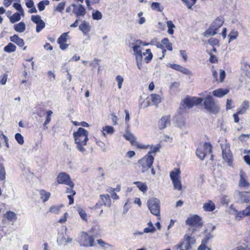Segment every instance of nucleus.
Returning a JSON list of instances; mask_svg holds the SVG:
<instances>
[{
	"instance_id": "obj_1",
	"label": "nucleus",
	"mask_w": 250,
	"mask_h": 250,
	"mask_svg": "<svg viewBox=\"0 0 250 250\" xmlns=\"http://www.w3.org/2000/svg\"><path fill=\"white\" fill-rule=\"evenodd\" d=\"M88 134L87 131L82 127H79L78 130L73 133L76 148L82 153L85 151L84 146L86 145L88 140Z\"/></svg>"
},
{
	"instance_id": "obj_2",
	"label": "nucleus",
	"mask_w": 250,
	"mask_h": 250,
	"mask_svg": "<svg viewBox=\"0 0 250 250\" xmlns=\"http://www.w3.org/2000/svg\"><path fill=\"white\" fill-rule=\"evenodd\" d=\"M203 99L201 98L193 97L191 98H186L181 102L179 109L181 112L185 111L186 108H190L194 105L200 104Z\"/></svg>"
},
{
	"instance_id": "obj_3",
	"label": "nucleus",
	"mask_w": 250,
	"mask_h": 250,
	"mask_svg": "<svg viewBox=\"0 0 250 250\" xmlns=\"http://www.w3.org/2000/svg\"><path fill=\"white\" fill-rule=\"evenodd\" d=\"M222 149V159L227 163V165L231 167L233 164V156L230 149V145L226 142L224 144H220Z\"/></svg>"
},
{
	"instance_id": "obj_4",
	"label": "nucleus",
	"mask_w": 250,
	"mask_h": 250,
	"mask_svg": "<svg viewBox=\"0 0 250 250\" xmlns=\"http://www.w3.org/2000/svg\"><path fill=\"white\" fill-rule=\"evenodd\" d=\"M181 171L179 168H174L170 172V178L172 182L174 188L178 191L182 190V183L180 180Z\"/></svg>"
},
{
	"instance_id": "obj_5",
	"label": "nucleus",
	"mask_w": 250,
	"mask_h": 250,
	"mask_svg": "<svg viewBox=\"0 0 250 250\" xmlns=\"http://www.w3.org/2000/svg\"><path fill=\"white\" fill-rule=\"evenodd\" d=\"M153 161L154 157L152 155H146L139 160V166L141 168L142 172H145L151 168Z\"/></svg>"
},
{
	"instance_id": "obj_6",
	"label": "nucleus",
	"mask_w": 250,
	"mask_h": 250,
	"mask_svg": "<svg viewBox=\"0 0 250 250\" xmlns=\"http://www.w3.org/2000/svg\"><path fill=\"white\" fill-rule=\"evenodd\" d=\"M186 222L190 226L189 230L192 233L194 232L202 226L201 218L198 215H194L188 218Z\"/></svg>"
},
{
	"instance_id": "obj_7",
	"label": "nucleus",
	"mask_w": 250,
	"mask_h": 250,
	"mask_svg": "<svg viewBox=\"0 0 250 250\" xmlns=\"http://www.w3.org/2000/svg\"><path fill=\"white\" fill-rule=\"evenodd\" d=\"M204 105L205 108L209 112L216 113L219 112V108L210 95H208L205 99Z\"/></svg>"
},
{
	"instance_id": "obj_8",
	"label": "nucleus",
	"mask_w": 250,
	"mask_h": 250,
	"mask_svg": "<svg viewBox=\"0 0 250 250\" xmlns=\"http://www.w3.org/2000/svg\"><path fill=\"white\" fill-rule=\"evenodd\" d=\"M147 206L152 214L157 216H160V202L158 199L153 198L148 200Z\"/></svg>"
},
{
	"instance_id": "obj_9",
	"label": "nucleus",
	"mask_w": 250,
	"mask_h": 250,
	"mask_svg": "<svg viewBox=\"0 0 250 250\" xmlns=\"http://www.w3.org/2000/svg\"><path fill=\"white\" fill-rule=\"evenodd\" d=\"M79 243L81 246L85 247H92L94 245V239L92 236L85 232H82Z\"/></svg>"
},
{
	"instance_id": "obj_10",
	"label": "nucleus",
	"mask_w": 250,
	"mask_h": 250,
	"mask_svg": "<svg viewBox=\"0 0 250 250\" xmlns=\"http://www.w3.org/2000/svg\"><path fill=\"white\" fill-rule=\"evenodd\" d=\"M57 181L59 184H64L70 188H74V183L71 181L69 175L65 172L60 173L57 177Z\"/></svg>"
},
{
	"instance_id": "obj_11",
	"label": "nucleus",
	"mask_w": 250,
	"mask_h": 250,
	"mask_svg": "<svg viewBox=\"0 0 250 250\" xmlns=\"http://www.w3.org/2000/svg\"><path fill=\"white\" fill-rule=\"evenodd\" d=\"M73 12L78 17L80 16H84L86 13L85 9L82 6V4H72Z\"/></svg>"
},
{
	"instance_id": "obj_12",
	"label": "nucleus",
	"mask_w": 250,
	"mask_h": 250,
	"mask_svg": "<svg viewBox=\"0 0 250 250\" xmlns=\"http://www.w3.org/2000/svg\"><path fill=\"white\" fill-rule=\"evenodd\" d=\"M67 33H64L58 38L57 42L60 44V47L62 50L66 49L68 44L66 43L67 42Z\"/></svg>"
},
{
	"instance_id": "obj_13",
	"label": "nucleus",
	"mask_w": 250,
	"mask_h": 250,
	"mask_svg": "<svg viewBox=\"0 0 250 250\" xmlns=\"http://www.w3.org/2000/svg\"><path fill=\"white\" fill-rule=\"evenodd\" d=\"M132 48L134 53L135 55L136 60H142L143 55L142 53V50L143 48L141 47L140 44H138V43L136 42L132 47Z\"/></svg>"
},
{
	"instance_id": "obj_14",
	"label": "nucleus",
	"mask_w": 250,
	"mask_h": 250,
	"mask_svg": "<svg viewBox=\"0 0 250 250\" xmlns=\"http://www.w3.org/2000/svg\"><path fill=\"white\" fill-rule=\"evenodd\" d=\"M170 124V116H164L159 122V127L161 129H164Z\"/></svg>"
},
{
	"instance_id": "obj_15",
	"label": "nucleus",
	"mask_w": 250,
	"mask_h": 250,
	"mask_svg": "<svg viewBox=\"0 0 250 250\" xmlns=\"http://www.w3.org/2000/svg\"><path fill=\"white\" fill-rule=\"evenodd\" d=\"M191 248V246L184 239L180 244L174 246L173 248V250H189Z\"/></svg>"
},
{
	"instance_id": "obj_16",
	"label": "nucleus",
	"mask_w": 250,
	"mask_h": 250,
	"mask_svg": "<svg viewBox=\"0 0 250 250\" xmlns=\"http://www.w3.org/2000/svg\"><path fill=\"white\" fill-rule=\"evenodd\" d=\"M79 28L85 35H87L91 30V26L89 23L85 21H83L82 22V23L79 25Z\"/></svg>"
},
{
	"instance_id": "obj_17",
	"label": "nucleus",
	"mask_w": 250,
	"mask_h": 250,
	"mask_svg": "<svg viewBox=\"0 0 250 250\" xmlns=\"http://www.w3.org/2000/svg\"><path fill=\"white\" fill-rule=\"evenodd\" d=\"M169 65L171 68H172L175 70L180 71V72H181L184 74L188 75V74H190V72L188 69H187L182 66H181L179 64H170Z\"/></svg>"
},
{
	"instance_id": "obj_18",
	"label": "nucleus",
	"mask_w": 250,
	"mask_h": 250,
	"mask_svg": "<svg viewBox=\"0 0 250 250\" xmlns=\"http://www.w3.org/2000/svg\"><path fill=\"white\" fill-rule=\"evenodd\" d=\"M239 199L242 203L250 202V192H239Z\"/></svg>"
},
{
	"instance_id": "obj_19",
	"label": "nucleus",
	"mask_w": 250,
	"mask_h": 250,
	"mask_svg": "<svg viewBox=\"0 0 250 250\" xmlns=\"http://www.w3.org/2000/svg\"><path fill=\"white\" fill-rule=\"evenodd\" d=\"M203 208L206 211H212L215 209V206L211 200H208L204 204Z\"/></svg>"
},
{
	"instance_id": "obj_20",
	"label": "nucleus",
	"mask_w": 250,
	"mask_h": 250,
	"mask_svg": "<svg viewBox=\"0 0 250 250\" xmlns=\"http://www.w3.org/2000/svg\"><path fill=\"white\" fill-rule=\"evenodd\" d=\"M11 42L17 44L20 47L23 46L24 42L23 40L20 38L18 35H14L10 38Z\"/></svg>"
},
{
	"instance_id": "obj_21",
	"label": "nucleus",
	"mask_w": 250,
	"mask_h": 250,
	"mask_svg": "<svg viewBox=\"0 0 250 250\" xmlns=\"http://www.w3.org/2000/svg\"><path fill=\"white\" fill-rule=\"evenodd\" d=\"M229 92V90L228 89H223L222 88H219L216 90H214L212 92V94L213 96L217 97H222L224 95L228 94Z\"/></svg>"
},
{
	"instance_id": "obj_22",
	"label": "nucleus",
	"mask_w": 250,
	"mask_h": 250,
	"mask_svg": "<svg viewBox=\"0 0 250 250\" xmlns=\"http://www.w3.org/2000/svg\"><path fill=\"white\" fill-rule=\"evenodd\" d=\"M100 199L102 200L104 205L105 206L110 207L111 205V201L110 196L108 194H102L100 196Z\"/></svg>"
},
{
	"instance_id": "obj_23",
	"label": "nucleus",
	"mask_w": 250,
	"mask_h": 250,
	"mask_svg": "<svg viewBox=\"0 0 250 250\" xmlns=\"http://www.w3.org/2000/svg\"><path fill=\"white\" fill-rule=\"evenodd\" d=\"M102 134L104 136H106L107 134L112 135L114 133V128L109 125L104 126L102 127Z\"/></svg>"
},
{
	"instance_id": "obj_24",
	"label": "nucleus",
	"mask_w": 250,
	"mask_h": 250,
	"mask_svg": "<svg viewBox=\"0 0 250 250\" xmlns=\"http://www.w3.org/2000/svg\"><path fill=\"white\" fill-rule=\"evenodd\" d=\"M50 195L51 194L50 192H47L44 189H42L40 191V198L44 203L46 202L49 199Z\"/></svg>"
},
{
	"instance_id": "obj_25",
	"label": "nucleus",
	"mask_w": 250,
	"mask_h": 250,
	"mask_svg": "<svg viewBox=\"0 0 250 250\" xmlns=\"http://www.w3.org/2000/svg\"><path fill=\"white\" fill-rule=\"evenodd\" d=\"M212 237L211 235H208L202 240L201 245L199 247L198 250H210V249L206 246L208 241Z\"/></svg>"
},
{
	"instance_id": "obj_26",
	"label": "nucleus",
	"mask_w": 250,
	"mask_h": 250,
	"mask_svg": "<svg viewBox=\"0 0 250 250\" xmlns=\"http://www.w3.org/2000/svg\"><path fill=\"white\" fill-rule=\"evenodd\" d=\"M124 137L132 145L136 142V138L130 131H126L124 134Z\"/></svg>"
},
{
	"instance_id": "obj_27",
	"label": "nucleus",
	"mask_w": 250,
	"mask_h": 250,
	"mask_svg": "<svg viewBox=\"0 0 250 250\" xmlns=\"http://www.w3.org/2000/svg\"><path fill=\"white\" fill-rule=\"evenodd\" d=\"M223 23L224 21L221 18H217L214 20V21L212 22L211 25L216 30H217L218 29H219L220 27L222 26Z\"/></svg>"
},
{
	"instance_id": "obj_28",
	"label": "nucleus",
	"mask_w": 250,
	"mask_h": 250,
	"mask_svg": "<svg viewBox=\"0 0 250 250\" xmlns=\"http://www.w3.org/2000/svg\"><path fill=\"white\" fill-rule=\"evenodd\" d=\"M249 215H250V205L247 206L243 210L238 212L236 214V217L241 218L243 216Z\"/></svg>"
},
{
	"instance_id": "obj_29",
	"label": "nucleus",
	"mask_w": 250,
	"mask_h": 250,
	"mask_svg": "<svg viewBox=\"0 0 250 250\" xmlns=\"http://www.w3.org/2000/svg\"><path fill=\"white\" fill-rule=\"evenodd\" d=\"M63 207L62 205H53L50 207L49 211L54 214H59L61 208Z\"/></svg>"
},
{
	"instance_id": "obj_30",
	"label": "nucleus",
	"mask_w": 250,
	"mask_h": 250,
	"mask_svg": "<svg viewBox=\"0 0 250 250\" xmlns=\"http://www.w3.org/2000/svg\"><path fill=\"white\" fill-rule=\"evenodd\" d=\"M150 98L152 102L155 105H157L162 101V98L159 95L152 94L150 95Z\"/></svg>"
},
{
	"instance_id": "obj_31",
	"label": "nucleus",
	"mask_w": 250,
	"mask_h": 250,
	"mask_svg": "<svg viewBox=\"0 0 250 250\" xmlns=\"http://www.w3.org/2000/svg\"><path fill=\"white\" fill-rule=\"evenodd\" d=\"M16 50V46L15 45L12 43H8L7 45H6L3 49L4 52L6 53H12L14 52Z\"/></svg>"
},
{
	"instance_id": "obj_32",
	"label": "nucleus",
	"mask_w": 250,
	"mask_h": 250,
	"mask_svg": "<svg viewBox=\"0 0 250 250\" xmlns=\"http://www.w3.org/2000/svg\"><path fill=\"white\" fill-rule=\"evenodd\" d=\"M249 107V102L247 101H244L241 107L238 109L237 111V113L239 114H243L245 113L246 111Z\"/></svg>"
},
{
	"instance_id": "obj_33",
	"label": "nucleus",
	"mask_w": 250,
	"mask_h": 250,
	"mask_svg": "<svg viewBox=\"0 0 250 250\" xmlns=\"http://www.w3.org/2000/svg\"><path fill=\"white\" fill-rule=\"evenodd\" d=\"M239 186L240 187H248L249 183L244 177V173L241 172L240 174V179L239 182Z\"/></svg>"
},
{
	"instance_id": "obj_34",
	"label": "nucleus",
	"mask_w": 250,
	"mask_h": 250,
	"mask_svg": "<svg viewBox=\"0 0 250 250\" xmlns=\"http://www.w3.org/2000/svg\"><path fill=\"white\" fill-rule=\"evenodd\" d=\"M4 216L10 221H15L17 219L16 214L11 211H7Z\"/></svg>"
},
{
	"instance_id": "obj_35",
	"label": "nucleus",
	"mask_w": 250,
	"mask_h": 250,
	"mask_svg": "<svg viewBox=\"0 0 250 250\" xmlns=\"http://www.w3.org/2000/svg\"><path fill=\"white\" fill-rule=\"evenodd\" d=\"M14 29L18 32H23L25 29V23L21 21L18 24L14 25Z\"/></svg>"
},
{
	"instance_id": "obj_36",
	"label": "nucleus",
	"mask_w": 250,
	"mask_h": 250,
	"mask_svg": "<svg viewBox=\"0 0 250 250\" xmlns=\"http://www.w3.org/2000/svg\"><path fill=\"white\" fill-rule=\"evenodd\" d=\"M143 56H146L145 58V61L146 63L149 62L152 58L153 55L149 49H147L145 52L143 53Z\"/></svg>"
},
{
	"instance_id": "obj_37",
	"label": "nucleus",
	"mask_w": 250,
	"mask_h": 250,
	"mask_svg": "<svg viewBox=\"0 0 250 250\" xmlns=\"http://www.w3.org/2000/svg\"><path fill=\"white\" fill-rule=\"evenodd\" d=\"M151 8L153 10H156L159 12H162L164 8L162 6L160 3L153 2L151 4Z\"/></svg>"
},
{
	"instance_id": "obj_38",
	"label": "nucleus",
	"mask_w": 250,
	"mask_h": 250,
	"mask_svg": "<svg viewBox=\"0 0 250 250\" xmlns=\"http://www.w3.org/2000/svg\"><path fill=\"white\" fill-rule=\"evenodd\" d=\"M134 184H135L138 188L143 192L145 193L147 190V186L145 183L141 182H135Z\"/></svg>"
},
{
	"instance_id": "obj_39",
	"label": "nucleus",
	"mask_w": 250,
	"mask_h": 250,
	"mask_svg": "<svg viewBox=\"0 0 250 250\" xmlns=\"http://www.w3.org/2000/svg\"><path fill=\"white\" fill-rule=\"evenodd\" d=\"M66 237L63 234H60L57 238V242L59 246L66 245Z\"/></svg>"
},
{
	"instance_id": "obj_40",
	"label": "nucleus",
	"mask_w": 250,
	"mask_h": 250,
	"mask_svg": "<svg viewBox=\"0 0 250 250\" xmlns=\"http://www.w3.org/2000/svg\"><path fill=\"white\" fill-rule=\"evenodd\" d=\"M92 17L94 20H100L102 19L103 15L99 11L93 10L92 13Z\"/></svg>"
},
{
	"instance_id": "obj_41",
	"label": "nucleus",
	"mask_w": 250,
	"mask_h": 250,
	"mask_svg": "<svg viewBox=\"0 0 250 250\" xmlns=\"http://www.w3.org/2000/svg\"><path fill=\"white\" fill-rule=\"evenodd\" d=\"M196 155L198 158L203 160L207 153L202 148H198L196 150Z\"/></svg>"
},
{
	"instance_id": "obj_42",
	"label": "nucleus",
	"mask_w": 250,
	"mask_h": 250,
	"mask_svg": "<svg viewBox=\"0 0 250 250\" xmlns=\"http://www.w3.org/2000/svg\"><path fill=\"white\" fill-rule=\"evenodd\" d=\"M217 33L216 30L211 25L209 28L204 33L205 36H213Z\"/></svg>"
},
{
	"instance_id": "obj_43",
	"label": "nucleus",
	"mask_w": 250,
	"mask_h": 250,
	"mask_svg": "<svg viewBox=\"0 0 250 250\" xmlns=\"http://www.w3.org/2000/svg\"><path fill=\"white\" fill-rule=\"evenodd\" d=\"M167 24L168 27V33L170 35H172L174 33L173 28H175V25L172 23L171 21H167Z\"/></svg>"
},
{
	"instance_id": "obj_44",
	"label": "nucleus",
	"mask_w": 250,
	"mask_h": 250,
	"mask_svg": "<svg viewBox=\"0 0 250 250\" xmlns=\"http://www.w3.org/2000/svg\"><path fill=\"white\" fill-rule=\"evenodd\" d=\"M21 13H15L10 18V21L12 23L16 22L21 20Z\"/></svg>"
},
{
	"instance_id": "obj_45",
	"label": "nucleus",
	"mask_w": 250,
	"mask_h": 250,
	"mask_svg": "<svg viewBox=\"0 0 250 250\" xmlns=\"http://www.w3.org/2000/svg\"><path fill=\"white\" fill-rule=\"evenodd\" d=\"M162 43L165 45L166 47L169 51H172V43L169 42L167 38H165L162 41Z\"/></svg>"
},
{
	"instance_id": "obj_46",
	"label": "nucleus",
	"mask_w": 250,
	"mask_h": 250,
	"mask_svg": "<svg viewBox=\"0 0 250 250\" xmlns=\"http://www.w3.org/2000/svg\"><path fill=\"white\" fill-rule=\"evenodd\" d=\"M160 147L161 146L159 145H157L156 146H151L150 150L148 151L147 155H151L153 153L155 154V153L159 151Z\"/></svg>"
},
{
	"instance_id": "obj_47",
	"label": "nucleus",
	"mask_w": 250,
	"mask_h": 250,
	"mask_svg": "<svg viewBox=\"0 0 250 250\" xmlns=\"http://www.w3.org/2000/svg\"><path fill=\"white\" fill-rule=\"evenodd\" d=\"M49 2L47 0L40 1L38 4V8L40 11H42L45 8V5H47Z\"/></svg>"
},
{
	"instance_id": "obj_48",
	"label": "nucleus",
	"mask_w": 250,
	"mask_h": 250,
	"mask_svg": "<svg viewBox=\"0 0 250 250\" xmlns=\"http://www.w3.org/2000/svg\"><path fill=\"white\" fill-rule=\"evenodd\" d=\"M77 211L81 217L84 221L87 220V214L85 211L82 208H78Z\"/></svg>"
},
{
	"instance_id": "obj_49",
	"label": "nucleus",
	"mask_w": 250,
	"mask_h": 250,
	"mask_svg": "<svg viewBox=\"0 0 250 250\" xmlns=\"http://www.w3.org/2000/svg\"><path fill=\"white\" fill-rule=\"evenodd\" d=\"M53 112L51 110H48L46 111V119L44 123V126L49 124L51 120V116Z\"/></svg>"
},
{
	"instance_id": "obj_50",
	"label": "nucleus",
	"mask_w": 250,
	"mask_h": 250,
	"mask_svg": "<svg viewBox=\"0 0 250 250\" xmlns=\"http://www.w3.org/2000/svg\"><path fill=\"white\" fill-rule=\"evenodd\" d=\"M13 7L17 10H18L20 12V13H21V14L22 16H23V17L24 16V11L21 7V4H20L19 3H15L13 4Z\"/></svg>"
},
{
	"instance_id": "obj_51",
	"label": "nucleus",
	"mask_w": 250,
	"mask_h": 250,
	"mask_svg": "<svg viewBox=\"0 0 250 250\" xmlns=\"http://www.w3.org/2000/svg\"><path fill=\"white\" fill-rule=\"evenodd\" d=\"M205 152L207 153H210L211 152L212 146L211 145L208 143H206L202 148Z\"/></svg>"
},
{
	"instance_id": "obj_52",
	"label": "nucleus",
	"mask_w": 250,
	"mask_h": 250,
	"mask_svg": "<svg viewBox=\"0 0 250 250\" xmlns=\"http://www.w3.org/2000/svg\"><path fill=\"white\" fill-rule=\"evenodd\" d=\"M15 138L19 144L22 145L24 143L23 137L20 133H16Z\"/></svg>"
},
{
	"instance_id": "obj_53",
	"label": "nucleus",
	"mask_w": 250,
	"mask_h": 250,
	"mask_svg": "<svg viewBox=\"0 0 250 250\" xmlns=\"http://www.w3.org/2000/svg\"><path fill=\"white\" fill-rule=\"evenodd\" d=\"M116 81L118 83V88L120 89L122 86V83L124 82V78L120 75H118L115 78Z\"/></svg>"
},
{
	"instance_id": "obj_54",
	"label": "nucleus",
	"mask_w": 250,
	"mask_h": 250,
	"mask_svg": "<svg viewBox=\"0 0 250 250\" xmlns=\"http://www.w3.org/2000/svg\"><path fill=\"white\" fill-rule=\"evenodd\" d=\"M184 239L187 242H189V244H190V246H191V245H194L195 243V240L194 239V238H192L187 234L185 235Z\"/></svg>"
},
{
	"instance_id": "obj_55",
	"label": "nucleus",
	"mask_w": 250,
	"mask_h": 250,
	"mask_svg": "<svg viewBox=\"0 0 250 250\" xmlns=\"http://www.w3.org/2000/svg\"><path fill=\"white\" fill-rule=\"evenodd\" d=\"M5 172L3 166L2 164L0 163V180H2L5 179Z\"/></svg>"
},
{
	"instance_id": "obj_56",
	"label": "nucleus",
	"mask_w": 250,
	"mask_h": 250,
	"mask_svg": "<svg viewBox=\"0 0 250 250\" xmlns=\"http://www.w3.org/2000/svg\"><path fill=\"white\" fill-rule=\"evenodd\" d=\"M36 31L38 33L45 27V23L43 21L36 23Z\"/></svg>"
},
{
	"instance_id": "obj_57",
	"label": "nucleus",
	"mask_w": 250,
	"mask_h": 250,
	"mask_svg": "<svg viewBox=\"0 0 250 250\" xmlns=\"http://www.w3.org/2000/svg\"><path fill=\"white\" fill-rule=\"evenodd\" d=\"M31 20L35 23H37L42 21L41 17L39 15H33L31 16Z\"/></svg>"
},
{
	"instance_id": "obj_58",
	"label": "nucleus",
	"mask_w": 250,
	"mask_h": 250,
	"mask_svg": "<svg viewBox=\"0 0 250 250\" xmlns=\"http://www.w3.org/2000/svg\"><path fill=\"white\" fill-rule=\"evenodd\" d=\"M65 4V3L64 2H61L59 3L57 6L56 7L55 10L56 11L62 12V11L64 9Z\"/></svg>"
},
{
	"instance_id": "obj_59",
	"label": "nucleus",
	"mask_w": 250,
	"mask_h": 250,
	"mask_svg": "<svg viewBox=\"0 0 250 250\" xmlns=\"http://www.w3.org/2000/svg\"><path fill=\"white\" fill-rule=\"evenodd\" d=\"M155 231L154 226L146 227L144 229V233H153Z\"/></svg>"
},
{
	"instance_id": "obj_60",
	"label": "nucleus",
	"mask_w": 250,
	"mask_h": 250,
	"mask_svg": "<svg viewBox=\"0 0 250 250\" xmlns=\"http://www.w3.org/2000/svg\"><path fill=\"white\" fill-rule=\"evenodd\" d=\"M238 36V32L235 31H232L229 35V42L230 40H233L235 39Z\"/></svg>"
},
{
	"instance_id": "obj_61",
	"label": "nucleus",
	"mask_w": 250,
	"mask_h": 250,
	"mask_svg": "<svg viewBox=\"0 0 250 250\" xmlns=\"http://www.w3.org/2000/svg\"><path fill=\"white\" fill-rule=\"evenodd\" d=\"M249 137L250 135L249 134H242L239 136V139L242 142H244L248 140Z\"/></svg>"
},
{
	"instance_id": "obj_62",
	"label": "nucleus",
	"mask_w": 250,
	"mask_h": 250,
	"mask_svg": "<svg viewBox=\"0 0 250 250\" xmlns=\"http://www.w3.org/2000/svg\"><path fill=\"white\" fill-rule=\"evenodd\" d=\"M7 75L6 74H4L2 76V78L0 81V83L1 85H4L6 83L7 80Z\"/></svg>"
},
{
	"instance_id": "obj_63",
	"label": "nucleus",
	"mask_w": 250,
	"mask_h": 250,
	"mask_svg": "<svg viewBox=\"0 0 250 250\" xmlns=\"http://www.w3.org/2000/svg\"><path fill=\"white\" fill-rule=\"evenodd\" d=\"M47 75L50 81L53 82L55 80V75L51 71H48Z\"/></svg>"
},
{
	"instance_id": "obj_64",
	"label": "nucleus",
	"mask_w": 250,
	"mask_h": 250,
	"mask_svg": "<svg viewBox=\"0 0 250 250\" xmlns=\"http://www.w3.org/2000/svg\"><path fill=\"white\" fill-rule=\"evenodd\" d=\"M68 217V214L67 212H65L63 216L58 221V222L60 223H63L65 222L67 220Z\"/></svg>"
}]
</instances>
